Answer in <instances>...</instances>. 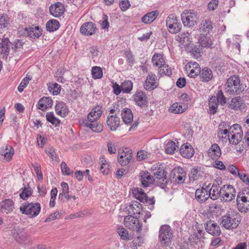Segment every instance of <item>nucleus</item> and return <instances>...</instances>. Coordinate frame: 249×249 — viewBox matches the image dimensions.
I'll return each instance as SVG.
<instances>
[{
  "mask_svg": "<svg viewBox=\"0 0 249 249\" xmlns=\"http://www.w3.org/2000/svg\"><path fill=\"white\" fill-rule=\"evenodd\" d=\"M221 224L226 229H233L237 228L241 221L240 214L236 213H228L223 215L222 218Z\"/></svg>",
  "mask_w": 249,
  "mask_h": 249,
  "instance_id": "f257e3e1",
  "label": "nucleus"
},
{
  "mask_svg": "<svg viewBox=\"0 0 249 249\" xmlns=\"http://www.w3.org/2000/svg\"><path fill=\"white\" fill-rule=\"evenodd\" d=\"M244 90V86L240 84V78L237 76L230 77L225 85V91L231 95L239 94Z\"/></svg>",
  "mask_w": 249,
  "mask_h": 249,
  "instance_id": "f03ea898",
  "label": "nucleus"
},
{
  "mask_svg": "<svg viewBox=\"0 0 249 249\" xmlns=\"http://www.w3.org/2000/svg\"><path fill=\"white\" fill-rule=\"evenodd\" d=\"M153 65L159 68V73L161 75L170 76L172 74V70L165 64L164 55L162 53H155L152 58Z\"/></svg>",
  "mask_w": 249,
  "mask_h": 249,
  "instance_id": "7ed1b4c3",
  "label": "nucleus"
},
{
  "mask_svg": "<svg viewBox=\"0 0 249 249\" xmlns=\"http://www.w3.org/2000/svg\"><path fill=\"white\" fill-rule=\"evenodd\" d=\"M41 210V206L39 203L28 202L22 204L19 210L22 214H26L30 218H34L37 216Z\"/></svg>",
  "mask_w": 249,
  "mask_h": 249,
  "instance_id": "20e7f679",
  "label": "nucleus"
},
{
  "mask_svg": "<svg viewBox=\"0 0 249 249\" xmlns=\"http://www.w3.org/2000/svg\"><path fill=\"white\" fill-rule=\"evenodd\" d=\"M173 234V231L169 226L167 225L161 226L159 231V235L160 244L165 247L169 246L171 244Z\"/></svg>",
  "mask_w": 249,
  "mask_h": 249,
  "instance_id": "39448f33",
  "label": "nucleus"
},
{
  "mask_svg": "<svg viewBox=\"0 0 249 249\" xmlns=\"http://www.w3.org/2000/svg\"><path fill=\"white\" fill-rule=\"evenodd\" d=\"M166 22L170 33L176 34L180 31L182 27L181 24L175 15H170L167 18Z\"/></svg>",
  "mask_w": 249,
  "mask_h": 249,
  "instance_id": "423d86ee",
  "label": "nucleus"
},
{
  "mask_svg": "<svg viewBox=\"0 0 249 249\" xmlns=\"http://www.w3.org/2000/svg\"><path fill=\"white\" fill-rule=\"evenodd\" d=\"M12 234L15 239L19 243L27 244L30 242L29 235L18 227H15L12 230Z\"/></svg>",
  "mask_w": 249,
  "mask_h": 249,
  "instance_id": "0eeeda50",
  "label": "nucleus"
},
{
  "mask_svg": "<svg viewBox=\"0 0 249 249\" xmlns=\"http://www.w3.org/2000/svg\"><path fill=\"white\" fill-rule=\"evenodd\" d=\"M198 19V14L194 11L183 12L181 14V19L185 26H194Z\"/></svg>",
  "mask_w": 249,
  "mask_h": 249,
  "instance_id": "6e6552de",
  "label": "nucleus"
},
{
  "mask_svg": "<svg viewBox=\"0 0 249 249\" xmlns=\"http://www.w3.org/2000/svg\"><path fill=\"white\" fill-rule=\"evenodd\" d=\"M221 200L225 201H231L235 196L236 192L231 185H223L220 188Z\"/></svg>",
  "mask_w": 249,
  "mask_h": 249,
  "instance_id": "1a4fd4ad",
  "label": "nucleus"
},
{
  "mask_svg": "<svg viewBox=\"0 0 249 249\" xmlns=\"http://www.w3.org/2000/svg\"><path fill=\"white\" fill-rule=\"evenodd\" d=\"M124 224L126 227L132 231H139L142 230V225L140 224L137 217L128 215L124 218Z\"/></svg>",
  "mask_w": 249,
  "mask_h": 249,
  "instance_id": "9d476101",
  "label": "nucleus"
},
{
  "mask_svg": "<svg viewBox=\"0 0 249 249\" xmlns=\"http://www.w3.org/2000/svg\"><path fill=\"white\" fill-rule=\"evenodd\" d=\"M132 158V153L131 150L128 148H125L123 152H118V160L119 163L122 166H125L128 164Z\"/></svg>",
  "mask_w": 249,
  "mask_h": 249,
  "instance_id": "9b49d317",
  "label": "nucleus"
},
{
  "mask_svg": "<svg viewBox=\"0 0 249 249\" xmlns=\"http://www.w3.org/2000/svg\"><path fill=\"white\" fill-rule=\"evenodd\" d=\"M170 176L172 178L173 180L178 183H183L185 180L186 172L181 167L174 168L171 171Z\"/></svg>",
  "mask_w": 249,
  "mask_h": 249,
  "instance_id": "f8f14e48",
  "label": "nucleus"
},
{
  "mask_svg": "<svg viewBox=\"0 0 249 249\" xmlns=\"http://www.w3.org/2000/svg\"><path fill=\"white\" fill-rule=\"evenodd\" d=\"M185 70L190 77H196L200 73V68L198 64L196 62H190L185 66Z\"/></svg>",
  "mask_w": 249,
  "mask_h": 249,
  "instance_id": "ddd939ff",
  "label": "nucleus"
},
{
  "mask_svg": "<svg viewBox=\"0 0 249 249\" xmlns=\"http://www.w3.org/2000/svg\"><path fill=\"white\" fill-rule=\"evenodd\" d=\"M209 188L205 184L201 188L196 189L195 193V197L197 201L202 203L206 201L210 197V194L208 193Z\"/></svg>",
  "mask_w": 249,
  "mask_h": 249,
  "instance_id": "4468645a",
  "label": "nucleus"
},
{
  "mask_svg": "<svg viewBox=\"0 0 249 249\" xmlns=\"http://www.w3.org/2000/svg\"><path fill=\"white\" fill-rule=\"evenodd\" d=\"M65 10L63 4L60 2L52 4L49 8L50 14L56 18L61 17L64 13Z\"/></svg>",
  "mask_w": 249,
  "mask_h": 249,
  "instance_id": "2eb2a0df",
  "label": "nucleus"
},
{
  "mask_svg": "<svg viewBox=\"0 0 249 249\" xmlns=\"http://www.w3.org/2000/svg\"><path fill=\"white\" fill-rule=\"evenodd\" d=\"M157 76L155 74L150 73L146 77L143 85L144 88L146 90L151 91L157 87L158 84L156 82Z\"/></svg>",
  "mask_w": 249,
  "mask_h": 249,
  "instance_id": "dca6fc26",
  "label": "nucleus"
},
{
  "mask_svg": "<svg viewBox=\"0 0 249 249\" xmlns=\"http://www.w3.org/2000/svg\"><path fill=\"white\" fill-rule=\"evenodd\" d=\"M205 230L212 235L218 236L221 233L219 226L213 220H209L205 224Z\"/></svg>",
  "mask_w": 249,
  "mask_h": 249,
  "instance_id": "f3484780",
  "label": "nucleus"
},
{
  "mask_svg": "<svg viewBox=\"0 0 249 249\" xmlns=\"http://www.w3.org/2000/svg\"><path fill=\"white\" fill-rule=\"evenodd\" d=\"M134 101L140 107L145 106L147 103V97L146 93L142 91H138L134 95Z\"/></svg>",
  "mask_w": 249,
  "mask_h": 249,
  "instance_id": "a211bd4d",
  "label": "nucleus"
},
{
  "mask_svg": "<svg viewBox=\"0 0 249 249\" xmlns=\"http://www.w3.org/2000/svg\"><path fill=\"white\" fill-rule=\"evenodd\" d=\"M14 208V203L10 199H5L0 203V211L2 213H10Z\"/></svg>",
  "mask_w": 249,
  "mask_h": 249,
  "instance_id": "6ab92c4d",
  "label": "nucleus"
},
{
  "mask_svg": "<svg viewBox=\"0 0 249 249\" xmlns=\"http://www.w3.org/2000/svg\"><path fill=\"white\" fill-rule=\"evenodd\" d=\"M142 185L145 187H149L154 183L155 179L148 172H141L139 175Z\"/></svg>",
  "mask_w": 249,
  "mask_h": 249,
  "instance_id": "aec40b11",
  "label": "nucleus"
},
{
  "mask_svg": "<svg viewBox=\"0 0 249 249\" xmlns=\"http://www.w3.org/2000/svg\"><path fill=\"white\" fill-rule=\"evenodd\" d=\"M213 28V22L209 19L202 20L199 25V31L201 35H207Z\"/></svg>",
  "mask_w": 249,
  "mask_h": 249,
  "instance_id": "412c9836",
  "label": "nucleus"
},
{
  "mask_svg": "<svg viewBox=\"0 0 249 249\" xmlns=\"http://www.w3.org/2000/svg\"><path fill=\"white\" fill-rule=\"evenodd\" d=\"M96 29L95 24L92 22L84 23L80 28V33L85 35L90 36L93 34Z\"/></svg>",
  "mask_w": 249,
  "mask_h": 249,
  "instance_id": "4be33fe9",
  "label": "nucleus"
},
{
  "mask_svg": "<svg viewBox=\"0 0 249 249\" xmlns=\"http://www.w3.org/2000/svg\"><path fill=\"white\" fill-rule=\"evenodd\" d=\"M155 181L161 185H165L168 182L166 173L163 169L159 168L154 172Z\"/></svg>",
  "mask_w": 249,
  "mask_h": 249,
  "instance_id": "5701e85b",
  "label": "nucleus"
},
{
  "mask_svg": "<svg viewBox=\"0 0 249 249\" xmlns=\"http://www.w3.org/2000/svg\"><path fill=\"white\" fill-rule=\"evenodd\" d=\"M142 208V204L136 201H133L126 206V210L129 215L140 214Z\"/></svg>",
  "mask_w": 249,
  "mask_h": 249,
  "instance_id": "b1692460",
  "label": "nucleus"
},
{
  "mask_svg": "<svg viewBox=\"0 0 249 249\" xmlns=\"http://www.w3.org/2000/svg\"><path fill=\"white\" fill-rule=\"evenodd\" d=\"M15 151L13 147L9 144H5L1 147L0 154L4 156V159L9 161L14 154Z\"/></svg>",
  "mask_w": 249,
  "mask_h": 249,
  "instance_id": "393cba45",
  "label": "nucleus"
},
{
  "mask_svg": "<svg viewBox=\"0 0 249 249\" xmlns=\"http://www.w3.org/2000/svg\"><path fill=\"white\" fill-rule=\"evenodd\" d=\"M102 108V107L97 106L91 110L88 115V119L90 122H94L100 118L103 112Z\"/></svg>",
  "mask_w": 249,
  "mask_h": 249,
  "instance_id": "a878e982",
  "label": "nucleus"
},
{
  "mask_svg": "<svg viewBox=\"0 0 249 249\" xmlns=\"http://www.w3.org/2000/svg\"><path fill=\"white\" fill-rule=\"evenodd\" d=\"M181 155L185 158H190L194 154V150L192 146L188 143L181 145L179 149Z\"/></svg>",
  "mask_w": 249,
  "mask_h": 249,
  "instance_id": "bb28decb",
  "label": "nucleus"
},
{
  "mask_svg": "<svg viewBox=\"0 0 249 249\" xmlns=\"http://www.w3.org/2000/svg\"><path fill=\"white\" fill-rule=\"evenodd\" d=\"M120 119L116 115H111L107 120V123L111 131H115L120 125Z\"/></svg>",
  "mask_w": 249,
  "mask_h": 249,
  "instance_id": "cd10ccee",
  "label": "nucleus"
},
{
  "mask_svg": "<svg viewBox=\"0 0 249 249\" xmlns=\"http://www.w3.org/2000/svg\"><path fill=\"white\" fill-rule=\"evenodd\" d=\"M55 111L56 113L62 117H66L69 113V109L65 103L58 101L55 105Z\"/></svg>",
  "mask_w": 249,
  "mask_h": 249,
  "instance_id": "c85d7f7f",
  "label": "nucleus"
},
{
  "mask_svg": "<svg viewBox=\"0 0 249 249\" xmlns=\"http://www.w3.org/2000/svg\"><path fill=\"white\" fill-rule=\"evenodd\" d=\"M208 155L212 159H218L221 155L219 146L215 143L213 144L208 150Z\"/></svg>",
  "mask_w": 249,
  "mask_h": 249,
  "instance_id": "c756f323",
  "label": "nucleus"
},
{
  "mask_svg": "<svg viewBox=\"0 0 249 249\" xmlns=\"http://www.w3.org/2000/svg\"><path fill=\"white\" fill-rule=\"evenodd\" d=\"M53 103V100L50 98L43 97L38 102V108L42 111H44L47 108L51 107Z\"/></svg>",
  "mask_w": 249,
  "mask_h": 249,
  "instance_id": "7c9ffc66",
  "label": "nucleus"
},
{
  "mask_svg": "<svg viewBox=\"0 0 249 249\" xmlns=\"http://www.w3.org/2000/svg\"><path fill=\"white\" fill-rule=\"evenodd\" d=\"M200 79L203 82H209L213 76L212 71L208 68H204L200 70V73H199Z\"/></svg>",
  "mask_w": 249,
  "mask_h": 249,
  "instance_id": "2f4dec72",
  "label": "nucleus"
},
{
  "mask_svg": "<svg viewBox=\"0 0 249 249\" xmlns=\"http://www.w3.org/2000/svg\"><path fill=\"white\" fill-rule=\"evenodd\" d=\"M159 14V12L157 10L148 13L142 17V21L146 24H150L156 19Z\"/></svg>",
  "mask_w": 249,
  "mask_h": 249,
  "instance_id": "473e14b6",
  "label": "nucleus"
},
{
  "mask_svg": "<svg viewBox=\"0 0 249 249\" xmlns=\"http://www.w3.org/2000/svg\"><path fill=\"white\" fill-rule=\"evenodd\" d=\"M133 196L141 202L147 201V196L142 188H135L132 190Z\"/></svg>",
  "mask_w": 249,
  "mask_h": 249,
  "instance_id": "72a5a7b5",
  "label": "nucleus"
},
{
  "mask_svg": "<svg viewBox=\"0 0 249 249\" xmlns=\"http://www.w3.org/2000/svg\"><path fill=\"white\" fill-rule=\"evenodd\" d=\"M122 119L125 124H131L133 119L132 111L128 108H124L121 113Z\"/></svg>",
  "mask_w": 249,
  "mask_h": 249,
  "instance_id": "f704fd0d",
  "label": "nucleus"
},
{
  "mask_svg": "<svg viewBox=\"0 0 249 249\" xmlns=\"http://www.w3.org/2000/svg\"><path fill=\"white\" fill-rule=\"evenodd\" d=\"M26 30L28 36L33 38H38L42 34V30L38 26L30 27Z\"/></svg>",
  "mask_w": 249,
  "mask_h": 249,
  "instance_id": "c9c22d12",
  "label": "nucleus"
},
{
  "mask_svg": "<svg viewBox=\"0 0 249 249\" xmlns=\"http://www.w3.org/2000/svg\"><path fill=\"white\" fill-rule=\"evenodd\" d=\"M207 188H208V193L210 194V197L213 200H216L219 197H220V189L219 190V187H216L215 186H212L210 187V184H209L208 185H206Z\"/></svg>",
  "mask_w": 249,
  "mask_h": 249,
  "instance_id": "e433bc0d",
  "label": "nucleus"
},
{
  "mask_svg": "<svg viewBox=\"0 0 249 249\" xmlns=\"http://www.w3.org/2000/svg\"><path fill=\"white\" fill-rule=\"evenodd\" d=\"M176 39L184 46H187L191 42L190 34L188 32L184 33L177 36L176 37Z\"/></svg>",
  "mask_w": 249,
  "mask_h": 249,
  "instance_id": "4c0bfd02",
  "label": "nucleus"
},
{
  "mask_svg": "<svg viewBox=\"0 0 249 249\" xmlns=\"http://www.w3.org/2000/svg\"><path fill=\"white\" fill-rule=\"evenodd\" d=\"M92 123H89L87 121H85L83 124L84 126L90 128L93 132L99 133L103 130V125L101 124Z\"/></svg>",
  "mask_w": 249,
  "mask_h": 249,
  "instance_id": "58836bf2",
  "label": "nucleus"
},
{
  "mask_svg": "<svg viewBox=\"0 0 249 249\" xmlns=\"http://www.w3.org/2000/svg\"><path fill=\"white\" fill-rule=\"evenodd\" d=\"M186 110V106L178 103H174L169 108V110L175 114L182 113Z\"/></svg>",
  "mask_w": 249,
  "mask_h": 249,
  "instance_id": "ea45409f",
  "label": "nucleus"
},
{
  "mask_svg": "<svg viewBox=\"0 0 249 249\" xmlns=\"http://www.w3.org/2000/svg\"><path fill=\"white\" fill-rule=\"evenodd\" d=\"M230 135L236 136L237 138L243 136V132L240 125L238 124H234L230 127Z\"/></svg>",
  "mask_w": 249,
  "mask_h": 249,
  "instance_id": "a19ab883",
  "label": "nucleus"
},
{
  "mask_svg": "<svg viewBox=\"0 0 249 249\" xmlns=\"http://www.w3.org/2000/svg\"><path fill=\"white\" fill-rule=\"evenodd\" d=\"M218 103L215 96H212L210 97L209 100V112L210 114H214L216 112Z\"/></svg>",
  "mask_w": 249,
  "mask_h": 249,
  "instance_id": "79ce46f5",
  "label": "nucleus"
},
{
  "mask_svg": "<svg viewBox=\"0 0 249 249\" xmlns=\"http://www.w3.org/2000/svg\"><path fill=\"white\" fill-rule=\"evenodd\" d=\"M204 231L202 230H198L197 232H195L191 235V237H189V239L191 241V242H195L196 243L200 242L201 239L204 238Z\"/></svg>",
  "mask_w": 249,
  "mask_h": 249,
  "instance_id": "37998d69",
  "label": "nucleus"
},
{
  "mask_svg": "<svg viewBox=\"0 0 249 249\" xmlns=\"http://www.w3.org/2000/svg\"><path fill=\"white\" fill-rule=\"evenodd\" d=\"M199 43L202 47L210 48L213 45V41L210 37L204 36H200L199 39Z\"/></svg>",
  "mask_w": 249,
  "mask_h": 249,
  "instance_id": "c03bdc74",
  "label": "nucleus"
},
{
  "mask_svg": "<svg viewBox=\"0 0 249 249\" xmlns=\"http://www.w3.org/2000/svg\"><path fill=\"white\" fill-rule=\"evenodd\" d=\"M59 27V22L55 19L49 20L46 24V29L50 32H53L57 30Z\"/></svg>",
  "mask_w": 249,
  "mask_h": 249,
  "instance_id": "a18cd8bd",
  "label": "nucleus"
},
{
  "mask_svg": "<svg viewBox=\"0 0 249 249\" xmlns=\"http://www.w3.org/2000/svg\"><path fill=\"white\" fill-rule=\"evenodd\" d=\"M19 196L23 200H26L32 194L33 190L30 187L24 186L20 190Z\"/></svg>",
  "mask_w": 249,
  "mask_h": 249,
  "instance_id": "49530a36",
  "label": "nucleus"
},
{
  "mask_svg": "<svg viewBox=\"0 0 249 249\" xmlns=\"http://www.w3.org/2000/svg\"><path fill=\"white\" fill-rule=\"evenodd\" d=\"M100 160L101 163L100 170L104 175L108 174L109 171V162L105 160L104 158H101Z\"/></svg>",
  "mask_w": 249,
  "mask_h": 249,
  "instance_id": "de8ad7c7",
  "label": "nucleus"
},
{
  "mask_svg": "<svg viewBox=\"0 0 249 249\" xmlns=\"http://www.w3.org/2000/svg\"><path fill=\"white\" fill-rule=\"evenodd\" d=\"M10 42L6 38H3L1 42L0 43V47L2 49V52L6 55H7L10 50Z\"/></svg>",
  "mask_w": 249,
  "mask_h": 249,
  "instance_id": "09e8293b",
  "label": "nucleus"
},
{
  "mask_svg": "<svg viewBox=\"0 0 249 249\" xmlns=\"http://www.w3.org/2000/svg\"><path fill=\"white\" fill-rule=\"evenodd\" d=\"M46 117L47 121L51 123L53 125L57 126L60 123V121L54 116L53 112L47 113Z\"/></svg>",
  "mask_w": 249,
  "mask_h": 249,
  "instance_id": "8fccbe9b",
  "label": "nucleus"
},
{
  "mask_svg": "<svg viewBox=\"0 0 249 249\" xmlns=\"http://www.w3.org/2000/svg\"><path fill=\"white\" fill-rule=\"evenodd\" d=\"M243 105V101L240 98H234L232 99L230 104V107L234 109H241Z\"/></svg>",
  "mask_w": 249,
  "mask_h": 249,
  "instance_id": "3c124183",
  "label": "nucleus"
},
{
  "mask_svg": "<svg viewBox=\"0 0 249 249\" xmlns=\"http://www.w3.org/2000/svg\"><path fill=\"white\" fill-rule=\"evenodd\" d=\"M240 197L237 196V205L238 209L242 213H246L249 210V201H247L246 203H240L239 200Z\"/></svg>",
  "mask_w": 249,
  "mask_h": 249,
  "instance_id": "603ef678",
  "label": "nucleus"
},
{
  "mask_svg": "<svg viewBox=\"0 0 249 249\" xmlns=\"http://www.w3.org/2000/svg\"><path fill=\"white\" fill-rule=\"evenodd\" d=\"M9 24V18L6 14H0V29L7 27Z\"/></svg>",
  "mask_w": 249,
  "mask_h": 249,
  "instance_id": "864d4df0",
  "label": "nucleus"
},
{
  "mask_svg": "<svg viewBox=\"0 0 249 249\" xmlns=\"http://www.w3.org/2000/svg\"><path fill=\"white\" fill-rule=\"evenodd\" d=\"M133 88V83L130 80H125L122 84V89L124 93H129Z\"/></svg>",
  "mask_w": 249,
  "mask_h": 249,
  "instance_id": "5fc2aeb1",
  "label": "nucleus"
},
{
  "mask_svg": "<svg viewBox=\"0 0 249 249\" xmlns=\"http://www.w3.org/2000/svg\"><path fill=\"white\" fill-rule=\"evenodd\" d=\"M202 172L197 168H194L191 171V174L189 176L190 180H195L199 179L200 176H202Z\"/></svg>",
  "mask_w": 249,
  "mask_h": 249,
  "instance_id": "6e6d98bb",
  "label": "nucleus"
},
{
  "mask_svg": "<svg viewBox=\"0 0 249 249\" xmlns=\"http://www.w3.org/2000/svg\"><path fill=\"white\" fill-rule=\"evenodd\" d=\"M92 75L94 79H100L103 76V71L101 68L97 66L93 67L92 69Z\"/></svg>",
  "mask_w": 249,
  "mask_h": 249,
  "instance_id": "4d7b16f0",
  "label": "nucleus"
},
{
  "mask_svg": "<svg viewBox=\"0 0 249 249\" xmlns=\"http://www.w3.org/2000/svg\"><path fill=\"white\" fill-rule=\"evenodd\" d=\"M118 233L122 239L124 240H129V235L127 231L123 227H120L117 229Z\"/></svg>",
  "mask_w": 249,
  "mask_h": 249,
  "instance_id": "13d9d810",
  "label": "nucleus"
},
{
  "mask_svg": "<svg viewBox=\"0 0 249 249\" xmlns=\"http://www.w3.org/2000/svg\"><path fill=\"white\" fill-rule=\"evenodd\" d=\"M176 150V145L175 142L173 141H169L166 144L165 152L167 154H172Z\"/></svg>",
  "mask_w": 249,
  "mask_h": 249,
  "instance_id": "bf43d9fd",
  "label": "nucleus"
},
{
  "mask_svg": "<svg viewBox=\"0 0 249 249\" xmlns=\"http://www.w3.org/2000/svg\"><path fill=\"white\" fill-rule=\"evenodd\" d=\"M48 89L53 95H57L60 92L61 86L57 83L52 84L49 86Z\"/></svg>",
  "mask_w": 249,
  "mask_h": 249,
  "instance_id": "052dcab7",
  "label": "nucleus"
},
{
  "mask_svg": "<svg viewBox=\"0 0 249 249\" xmlns=\"http://www.w3.org/2000/svg\"><path fill=\"white\" fill-rule=\"evenodd\" d=\"M215 98L216 99V101L221 105H224L226 103V97L221 90L217 92L216 96H215Z\"/></svg>",
  "mask_w": 249,
  "mask_h": 249,
  "instance_id": "680f3d73",
  "label": "nucleus"
},
{
  "mask_svg": "<svg viewBox=\"0 0 249 249\" xmlns=\"http://www.w3.org/2000/svg\"><path fill=\"white\" fill-rule=\"evenodd\" d=\"M62 173L63 175H71L72 171L68 167L65 162L63 161L60 165Z\"/></svg>",
  "mask_w": 249,
  "mask_h": 249,
  "instance_id": "e2e57ef3",
  "label": "nucleus"
},
{
  "mask_svg": "<svg viewBox=\"0 0 249 249\" xmlns=\"http://www.w3.org/2000/svg\"><path fill=\"white\" fill-rule=\"evenodd\" d=\"M31 80V78L29 77V76L27 77L26 76L25 78H24L18 86V91L20 92H21L23 91L24 89L25 88V87L28 84L30 80Z\"/></svg>",
  "mask_w": 249,
  "mask_h": 249,
  "instance_id": "0e129e2a",
  "label": "nucleus"
},
{
  "mask_svg": "<svg viewBox=\"0 0 249 249\" xmlns=\"http://www.w3.org/2000/svg\"><path fill=\"white\" fill-rule=\"evenodd\" d=\"M143 238L142 236H138L132 242L131 245V247L133 249H137L143 243Z\"/></svg>",
  "mask_w": 249,
  "mask_h": 249,
  "instance_id": "69168bd1",
  "label": "nucleus"
},
{
  "mask_svg": "<svg viewBox=\"0 0 249 249\" xmlns=\"http://www.w3.org/2000/svg\"><path fill=\"white\" fill-rule=\"evenodd\" d=\"M125 55L127 58V61L128 63L130 64H134L135 60L134 56L132 54L131 52L129 50H127L125 52Z\"/></svg>",
  "mask_w": 249,
  "mask_h": 249,
  "instance_id": "338daca9",
  "label": "nucleus"
},
{
  "mask_svg": "<svg viewBox=\"0 0 249 249\" xmlns=\"http://www.w3.org/2000/svg\"><path fill=\"white\" fill-rule=\"evenodd\" d=\"M102 28L104 29H107L109 27V22L108 21V17L107 15H104L102 18V20L101 21Z\"/></svg>",
  "mask_w": 249,
  "mask_h": 249,
  "instance_id": "774afa93",
  "label": "nucleus"
}]
</instances>
